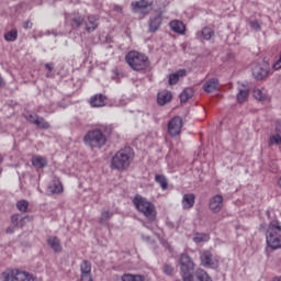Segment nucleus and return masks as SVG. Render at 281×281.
Returning a JSON list of instances; mask_svg holds the SVG:
<instances>
[{
  "instance_id": "5701e85b",
  "label": "nucleus",
  "mask_w": 281,
  "mask_h": 281,
  "mask_svg": "<svg viewBox=\"0 0 281 281\" xmlns=\"http://www.w3.org/2000/svg\"><path fill=\"white\" fill-rule=\"evenodd\" d=\"M31 162L36 170H42V168H45L47 166V158L38 155L33 156Z\"/></svg>"
},
{
  "instance_id": "f704fd0d",
  "label": "nucleus",
  "mask_w": 281,
  "mask_h": 281,
  "mask_svg": "<svg viewBox=\"0 0 281 281\" xmlns=\"http://www.w3.org/2000/svg\"><path fill=\"white\" fill-rule=\"evenodd\" d=\"M252 95L256 100H259V102H265V101L269 100V97H267V94L265 92H262V90H260V89H255L252 91Z\"/></svg>"
},
{
  "instance_id": "49530a36",
  "label": "nucleus",
  "mask_w": 281,
  "mask_h": 281,
  "mask_svg": "<svg viewBox=\"0 0 281 281\" xmlns=\"http://www.w3.org/2000/svg\"><path fill=\"white\" fill-rule=\"evenodd\" d=\"M14 227L15 226H9L8 228H7V234H14Z\"/></svg>"
},
{
  "instance_id": "2f4dec72",
  "label": "nucleus",
  "mask_w": 281,
  "mask_h": 281,
  "mask_svg": "<svg viewBox=\"0 0 281 281\" xmlns=\"http://www.w3.org/2000/svg\"><path fill=\"white\" fill-rule=\"evenodd\" d=\"M19 38V31L16 29H13L4 34V41L8 43H14Z\"/></svg>"
},
{
  "instance_id": "1a4fd4ad",
  "label": "nucleus",
  "mask_w": 281,
  "mask_h": 281,
  "mask_svg": "<svg viewBox=\"0 0 281 281\" xmlns=\"http://www.w3.org/2000/svg\"><path fill=\"white\" fill-rule=\"evenodd\" d=\"M150 10H153V1L150 0H139L132 2V11L140 14H149Z\"/></svg>"
},
{
  "instance_id": "412c9836",
  "label": "nucleus",
  "mask_w": 281,
  "mask_h": 281,
  "mask_svg": "<svg viewBox=\"0 0 281 281\" xmlns=\"http://www.w3.org/2000/svg\"><path fill=\"white\" fill-rule=\"evenodd\" d=\"M63 182L58 178L53 179L48 186V191L50 194H63Z\"/></svg>"
},
{
  "instance_id": "4be33fe9",
  "label": "nucleus",
  "mask_w": 281,
  "mask_h": 281,
  "mask_svg": "<svg viewBox=\"0 0 281 281\" xmlns=\"http://www.w3.org/2000/svg\"><path fill=\"white\" fill-rule=\"evenodd\" d=\"M195 196L193 193H187L182 198L183 210H192L194 207Z\"/></svg>"
},
{
  "instance_id": "7c9ffc66",
  "label": "nucleus",
  "mask_w": 281,
  "mask_h": 281,
  "mask_svg": "<svg viewBox=\"0 0 281 281\" xmlns=\"http://www.w3.org/2000/svg\"><path fill=\"white\" fill-rule=\"evenodd\" d=\"M122 281H145L146 277L142 274H131V273H125L121 278Z\"/></svg>"
},
{
  "instance_id": "b1692460",
  "label": "nucleus",
  "mask_w": 281,
  "mask_h": 281,
  "mask_svg": "<svg viewBox=\"0 0 281 281\" xmlns=\"http://www.w3.org/2000/svg\"><path fill=\"white\" fill-rule=\"evenodd\" d=\"M188 75V72L186 71V69H180L171 75H169V85L172 87L175 85H177V82H179L180 78H186V76Z\"/></svg>"
},
{
  "instance_id": "6ab92c4d",
  "label": "nucleus",
  "mask_w": 281,
  "mask_h": 281,
  "mask_svg": "<svg viewBox=\"0 0 281 281\" xmlns=\"http://www.w3.org/2000/svg\"><path fill=\"white\" fill-rule=\"evenodd\" d=\"M172 100V93L167 90H162L158 92L157 95V102L160 106H165V104H168V102H171Z\"/></svg>"
},
{
  "instance_id": "72a5a7b5",
  "label": "nucleus",
  "mask_w": 281,
  "mask_h": 281,
  "mask_svg": "<svg viewBox=\"0 0 281 281\" xmlns=\"http://www.w3.org/2000/svg\"><path fill=\"white\" fill-rule=\"evenodd\" d=\"M210 240V234L206 233H196L193 237V243H207Z\"/></svg>"
},
{
  "instance_id": "c756f323",
  "label": "nucleus",
  "mask_w": 281,
  "mask_h": 281,
  "mask_svg": "<svg viewBox=\"0 0 281 281\" xmlns=\"http://www.w3.org/2000/svg\"><path fill=\"white\" fill-rule=\"evenodd\" d=\"M247 98H249V89H239L237 93L238 104H244V102H247Z\"/></svg>"
},
{
  "instance_id": "423d86ee",
  "label": "nucleus",
  "mask_w": 281,
  "mask_h": 281,
  "mask_svg": "<svg viewBox=\"0 0 281 281\" xmlns=\"http://www.w3.org/2000/svg\"><path fill=\"white\" fill-rule=\"evenodd\" d=\"M180 273L183 281H192V271H194V260L187 252L179 256Z\"/></svg>"
},
{
  "instance_id": "9b49d317",
  "label": "nucleus",
  "mask_w": 281,
  "mask_h": 281,
  "mask_svg": "<svg viewBox=\"0 0 281 281\" xmlns=\"http://www.w3.org/2000/svg\"><path fill=\"white\" fill-rule=\"evenodd\" d=\"M65 23L66 25H70L72 30H77V27H80L85 23V18L78 12L68 13L65 15Z\"/></svg>"
},
{
  "instance_id": "37998d69",
  "label": "nucleus",
  "mask_w": 281,
  "mask_h": 281,
  "mask_svg": "<svg viewBox=\"0 0 281 281\" xmlns=\"http://www.w3.org/2000/svg\"><path fill=\"white\" fill-rule=\"evenodd\" d=\"M250 27L251 30H256V32H260V22L258 20L250 21Z\"/></svg>"
},
{
  "instance_id": "20e7f679",
  "label": "nucleus",
  "mask_w": 281,
  "mask_h": 281,
  "mask_svg": "<svg viewBox=\"0 0 281 281\" xmlns=\"http://www.w3.org/2000/svg\"><path fill=\"white\" fill-rule=\"evenodd\" d=\"M133 203L137 212L143 214L146 218H148V221L153 222L155 218H157V209L153 202L148 201V199L136 195Z\"/></svg>"
},
{
  "instance_id": "58836bf2",
  "label": "nucleus",
  "mask_w": 281,
  "mask_h": 281,
  "mask_svg": "<svg viewBox=\"0 0 281 281\" xmlns=\"http://www.w3.org/2000/svg\"><path fill=\"white\" fill-rule=\"evenodd\" d=\"M162 273L166 276H172V273H175V267H172V265L165 263L162 267Z\"/></svg>"
},
{
  "instance_id": "f257e3e1",
  "label": "nucleus",
  "mask_w": 281,
  "mask_h": 281,
  "mask_svg": "<svg viewBox=\"0 0 281 281\" xmlns=\"http://www.w3.org/2000/svg\"><path fill=\"white\" fill-rule=\"evenodd\" d=\"M113 135V125H100L99 127L89 131L85 137L83 142L86 146L90 148H103L106 146V142H109L108 137Z\"/></svg>"
},
{
  "instance_id": "393cba45",
  "label": "nucleus",
  "mask_w": 281,
  "mask_h": 281,
  "mask_svg": "<svg viewBox=\"0 0 281 281\" xmlns=\"http://www.w3.org/2000/svg\"><path fill=\"white\" fill-rule=\"evenodd\" d=\"M47 245L55 251L56 254H60L63 251V246L60 245V239L56 236H50L47 239Z\"/></svg>"
},
{
  "instance_id": "de8ad7c7",
  "label": "nucleus",
  "mask_w": 281,
  "mask_h": 281,
  "mask_svg": "<svg viewBox=\"0 0 281 281\" xmlns=\"http://www.w3.org/2000/svg\"><path fill=\"white\" fill-rule=\"evenodd\" d=\"M272 281H281V277H274Z\"/></svg>"
},
{
  "instance_id": "8fccbe9b",
  "label": "nucleus",
  "mask_w": 281,
  "mask_h": 281,
  "mask_svg": "<svg viewBox=\"0 0 281 281\" xmlns=\"http://www.w3.org/2000/svg\"><path fill=\"white\" fill-rule=\"evenodd\" d=\"M3 157L0 155V164H2ZM0 175H1V169H0Z\"/></svg>"
},
{
  "instance_id": "bb28decb",
  "label": "nucleus",
  "mask_w": 281,
  "mask_h": 281,
  "mask_svg": "<svg viewBox=\"0 0 281 281\" xmlns=\"http://www.w3.org/2000/svg\"><path fill=\"white\" fill-rule=\"evenodd\" d=\"M25 221H30V217H22L20 214H13L11 216V223L15 227H23Z\"/></svg>"
},
{
  "instance_id": "cd10ccee",
  "label": "nucleus",
  "mask_w": 281,
  "mask_h": 281,
  "mask_svg": "<svg viewBox=\"0 0 281 281\" xmlns=\"http://www.w3.org/2000/svg\"><path fill=\"white\" fill-rule=\"evenodd\" d=\"M86 30L87 32H95V30H98V18H95V15H88Z\"/></svg>"
},
{
  "instance_id": "39448f33",
  "label": "nucleus",
  "mask_w": 281,
  "mask_h": 281,
  "mask_svg": "<svg viewBox=\"0 0 281 281\" xmlns=\"http://www.w3.org/2000/svg\"><path fill=\"white\" fill-rule=\"evenodd\" d=\"M266 243L272 251L281 249V225L278 221H272L269 224Z\"/></svg>"
},
{
  "instance_id": "7ed1b4c3",
  "label": "nucleus",
  "mask_w": 281,
  "mask_h": 281,
  "mask_svg": "<svg viewBox=\"0 0 281 281\" xmlns=\"http://www.w3.org/2000/svg\"><path fill=\"white\" fill-rule=\"evenodd\" d=\"M125 63L133 71H148L150 69V59L146 54L137 50H131L125 56Z\"/></svg>"
},
{
  "instance_id": "79ce46f5",
  "label": "nucleus",
  "mask_w": 281,
  "mask_h": 281,
  "mask_svg": "<svg viewBox=\"0 0 281 281\" xmlns=\"http://www.w3.org/2000/svg\"><path fill=\"white\" fill-rule=\"evenodd\" d=\"M111 216H113V213L109 212V211H103L101 213V218L100 222L101 223H106V221H109V218H111Z\"/></svg>"
},
{
  "instance_id": "c03bdc74",
  "label": "nucleus",
  "mask_w": 281,
  "mask_h": 281,
  "mask_svg": "<svg viewBox=\"0 0 281 281\" xmlns=\"http://www.w3.org/2000/svg\"><path fill=\"white\" fill-rule=\"evenodd\" d=\"M41 116H38V115H36V114H27L26 115V120L29 121V122H31V124H36V122H38V119H40Z\"/></svg>"
},
{
  "instance_id": "dca6fc26",
  "label": "nucleus",
  "mask_w": 281,
  "mask_h": 281,
  "mask_svg": "<svg viewBox=\"0 0 281 281\" xmlns=\"http://www.w3.org/2000/svg\"><path fill=\"white\" fill-rule=\"evenodd\" d=\"M90 106L94 109L106 106V95H103L102 93L94 94L90 98Z\"/></svg>"
},
{
  "instance_id": "a18cd8bd",
  "label": "nucleus",
  "mask_w": 281,
  "mask_h": 281,
  "mask_svg": "<svg viewBox=\"0 0 281 281\" xmlns=\"http://www.w3.org/2000/svg\"><path fill=\"white\" fill-rule=\"evenodd\" d=\"M32 22L31 21H25V22H23V24H22V27L24 29V30H32Z\"/></svg>"
},
{
  "instance_id": "f8f14e48",
  "label": "nucleus",
  "mask_w": 281,
  "mask_h": 281,
  "mask_svg": "<svg viewBox=\"0 0 281 281\" xmlns=\"http://www.w3.org/2000/svg\"><path fill=\"white\" fill-rule=\"evenodd\" d=\"M252 76L256 80H265L269 76V65L267 64H254Z\"/></svg>"
},
{
  "instance_id": "ddd939ff",
  "label": "nucleus",
  "mask_w": 281,
  "mask_h": 281,
  "mask_svg": "<svg viewBox=\"0 0 281 281\" xmlns=\"http://www.w3.org/2000/svg\"><path fill=\"white\" fill-rule=\"evenodd\" d=\"M209 207L214 214H218L223 210V195L216 194L210 199Z\"/></svg>"
},
{
  "instance_id": "a878e982",
  "label": "nucleus",
  "mask_w": 281,
  "mask_h": 281,
  "mask_svg": "<svg viewBox=\"0 0 281 281\" xmlns=\"http://www.w3.org/2000/svg\"><path fill=\"white\" fill-rule=\"evenodd\" d=\"M216 89H218V79L216 78H212L205 81V83L203 85V90L206 93H213V91H216Z\"/></svg>"
},
{
  "instance_id": "473e14b6",
  "label": "nucleus",
  "mask_w": 281,
  "mask_h": 281,
  "mask_svg": "<svg viewBox=\"0 0 281 281\" xmlns=\"http://www.w3.org/2000/svg\"><path fill=\"white\" fill-rule=\"evenodd\" d=\"M156 183L160 184L161 190H166L168 188V178L164 175H156L155 176Z\"/></svg>"
},
{
  "instance_id": "09e8293b",
  "label": "nucleus",
  "mask_w": 281,
  "mask_h": 281,
  "mask_svg": "<svg viewBox=\"0 0 281 281\" xmlns=\"http://www.w3.org/2000/svg\"><path fill=\"white\" fill-rule=\"evenodd\" d=\"M0 87H3V78L0 76Z\"/></svg>"
},
{
  "instance_id": "f03ea898",
  "label": "nucleus",
  "mask_w": 281,
  "mask_h": 281,
  "mask_svg": "<svg viewBox=\"0 0 281 281\" xmlns=\"http://www.w3.org/2000/svg\"><path fill=\"white\" fill-rule=\"evenodd\" d=\"M135 159V151L131 147H124L116 151L111 160L112 170H117L119 172L126 171L127 168H131Z\"/></svg>"
},
{
  "instance_id": "e433bc0d",
  "label": "nucleus",
  "mask_w": 281,
  "mask_h": 281,
  "mask_svg": "<svg viewBox=\"0 0 281 281\" xmlns=\"http://www.w3.org/2000/svg\"><path fill=\"white\" fill-rule=\"evenodd\" d=\"M35 126H37V128L47 131V128H49V122H47L45 119L40 116L37 119V122L35 123Z\"/></svg>"
},
{
  "instance_id": "2eb2a0df",
  "label": "nucleus",
  "mask_w": 281,
  "mask_h": 281,
  "mask_svg": "<svg viewBox=\"0 0 281 281\" xmlns=\"http://www.w3.org/2000/svg\"><path fill=\"white\" fill-rule=\"evenodd\" d=\"M81 281H93L91 278V262L83 260L80 265Z\"/></svg>"
},
{
  "instance_id": "9d476101",
  "label": "nucleus",
  "mask_w": 281,
  "mask_h": 281,
  "mask_svg": "<svg viewBox=\"0 0 281 281\" xmlns=\"http://www.w3.org/2000/svg\"><path fill=\"white\" fill-rule=\"evenodd\" d=\"M181 128H183V120L180 116H175L169 121L168 133L171 137L181 135Z\"/></svg>"
},
{
  "instance_id": "4c0bfd02",
  "label": "nucleus",
  "mask_w": 281,
  "mask_h": 281,
  "mask_svg": "<svg viewBox=\"0 0 281 281\" xmlns=\"http://www.w3.org/2000/svg\"><path fill=\"white\" fill-rule=\"evenodd\" d=\"M16 207L19 212H27V207H30V202H27V200H20L16 203Z\"/></svg>"
},
{
  "instance_id": "4468645a",
  "label": "nucleus",
  "mask_w": 281,
  "mask_h": 281,
  "mask_svg": "<svg viewBox=\"0 0 281 281\" xmlns=\"http://www.w3.org/2000/svg\"><path fill=\"white\" fill-rule=\"evenodd\" d=\"M274 134L270 136L268 146H280L281 145V122H276Z\"/></svg>"
},
{
  "instance_id": "0eeeda50",
  "label": "nucleus",
  "mask_w": 281,
  "mask_h": 281,
  "mask_svg": "<svg viewBox=\"0 0 281 281\" xmlns=\"http://www.w3.org/2000/svg\"><path fill=\"white\" fill-rule=\"evenodd\" d=\"M2 278L3 281H36V277H34V274L19 269L3 272Z\"/></svg>"
},
{
  "instance_id": "c9c22d12",
  "label": "nucleus",
  "mask_w": 281,
  "mask_h": 281,
  "mask_svg": "<svg viewBox=\"0 0 281 281\" xmlns=\"http://www.w3.org/2000/svg\"><path fill=\"white\" fill-rule=\"evenodd\" d=\"M195 276L199 281H213L212 278H210V274L203 269H198Z\"/></svg>"
},
{
  "instance_id": "a211bd4d",
  "label": "nucleus",
  "mask_w": 281,
  "mask_h": 281,
  "mask_svg": "<svg viewBox=\"0 0 281 281\" xmlns=\"http://www.w3.org/2000/svg\"><path fill=\"white\" fill-rule=\"evenodd\" d=\"M169 27L176 34H186V24L181 20H172L169 22Z\"/></svg>"
},
{
  "instance_id": "a19ab883",
  "label": "nucleus",
  "mask_w": 281,
  "mask_h": 281,
  "mask_svg": "<svg viewBox=\"0 0 281 281\" xmlns=\"http://www.w3.org/2000/svg\"><path fill=\"white\" fill-rule=\"evenodd\" d=\"M45 69L48 70V72L46 74V78H54V74H52L54 71V64L53 63L45 64Z\"/></svg>"
},
{
  "instance_id": "6e6552de",
  "label": "nucleus",
  "mask_w": 281,
  "mask_h": 281,
  "mask_svg": "<svg viewBox=\"0 0 281 281\" xmlns=\"http://www.w3.org/2000/svg\"><path fill=\"white\" fill-rule=\"evenodd\" d=\"M202 267L218 269V257L212 255L210 250L202 251L200 256Z\"/></svg>"
},
{
  "instance_id": "ea45409f",
  "label": "nucleus",
  "mask_w": 281,
  "mask_h": 281,
  "mask_svg": "<svg viewBox=\"0 0 281 281\" xmlns=\"http://www.w3.org/2000/svg\"><path fill=\"white\" fill-rule=\"evenodd\" d=\"M272 69H274V71H280V69H281V52L278 54L277 59L272 65Z\"/></svg>"
},
{
  "instance_id": "c85d7f7f",
  "label": "nucleus",
  "mask_w": 281,
  "mask_h": 281,
  "mask_svg": "<svg viewBox=\"0 0 281 281\" xmlns=\"http://www.w3.org/2000/svg\"><path fill=\"white\" fill-rule=\"evenodd\" d=\"M194 97V89L192 88H186L181 93H180V102L186 103L188 100Z\"/></svg>"
},
{
  "instance_id": "aec40b11",
  "label": "nucleus",
  "mask_w": 281,
  "mask_h": 281,
  "mask_svg": "<svg viewBox=\"0 0 281 281\" xmlns=\"http://www.w3.org/2000/svg\"><path fill=\"white\" fill-rule=\"evenodd\" d=\"M196 36L198 38H201V41H212V37H214V30L210 26H205L196 33Z\"/></svg>"
},
{
  "instance_id": "f3484780",
  "label": "nucleus",
  "mask_w": 281,
  "mask_h": 281,
  "mask_svg": "<svg viewBox=\"0 0 281 281\" xmlns=\"http://www.w3.org/2000/svg\"><path fill=\"white\" fill-rule=\"evenodd\" d=\"M162 23H164V19L161 18V14L149 18V22H148L149 32L151 33L157 32L159 27H161Z\"/></svg>"
}]
</instances>
